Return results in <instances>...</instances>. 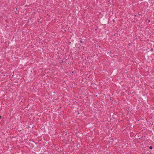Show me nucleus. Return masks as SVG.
I'll return each instance as SVG.
<instances>
[{"label":"nucleus","mask_w":154,"mask_h":154,"mask_svg":"<svg viewBox=\"0 0 154 154\" xmlns=\"http://www.w3.org/2000/svg\"><path fill=\"white\" fill-rule=\"evenodd\" d=\"M79 42L80 43H82V41H81V40H80V41H79Z\"/></svg>","instance_id":"2"},{"label":"nucleus","mask_w":154,"mask_h":154,"mask_svg":"<svg viewBox=\"0 0 154 154\" xmlns=\"http://www.w3.org/2000/svg\"><path fill=\"white\" fill-rule=\"evenodd\" d=\"M149 148L150 149H152V146H150L149 147Z\"/></svg>","instance_id":"1"}]
</instances>
